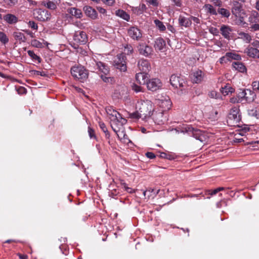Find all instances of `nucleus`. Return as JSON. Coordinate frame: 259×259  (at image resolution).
<instances>
[{"label": "nucleus", "mask_w": 259, "mask_h": 259, "mask_svg": "<svg viewBox=\"0 0 259 259\" xmlns=\"http://www.w3.org/2000/svg\"><path fill=\"white\" fill-rule=\"evenodd\" d=\"M87 35L83 31H76L73 35V40L79 44H84L87 41Z\"/></svg>", "instance_id": "nucleus-14"}, {"label": "nucleus", "mask_w": 259, "mask_h": 259, "mask_svg": "<svg viewBox=\"0 0 259 259\" xmlns=\"http://www.w3.org/2000/svg\"><path fill=\"white\" fill-rule=\"evenodd\" d=\"M148 74L145 72H140L136 75V79L137 83L140 84H146L148 81Z\"/></svg>", "instance_id": "nucleus-19"}, {"label": "nucleus", "mask_w": 259, "mask_h": 259, "mask_svg": "<svg viewBox=\"0 0 259 259\" xmlns=\"http://www.w3.org/2000/svg\"><path fill=\"white\" fill-rule=\"evenodd\" d=\"M99 126H100V128L102 130V131L105 133V137L107 139H109L110 135V134L107 130V128L106 126L105 125V123L102 122V121H98Z\"/></svg>", "instance_id": "nucleus-36"}, {"label": "nucleus", "mask_w": 259, "mask_h": 259, "mask_svg": "<svg viewBox=\"0 0 259 259\" xmlns=\"http://www.w3.org/2000/svg\"><path fill=\"white\" fill-rule=\"evenodd\" d=\"M18 2V0H7L8 5L10 6H14Z\"/></svg>", "instance_id": "nucleus-57"}, {"label": "nucleus", "mask_w": 259, "mask_h": 259, "mask_svg": "<svg viewBox=\"0 0 259 259\" xmlns=\"http://www.w3.org/2000/svg\"><path fill=\"white\" fill-rule=\"evenodd\" d=\"M34 17L40 21L48 20L50 18V14L47 10L41 9H36L33 11Z\"/></svg>", "instance_id": "nucleus-10"}, {"label": "nucleus", "mask_w": 259, "mask_h": 259, "mask_svg": "<svg viewBox=\"0 0 259 259\" xmlns=\"http://www.w3.org/2000/svg\"><path fill=\"white\" fill-rule=\"evenodd\" d=\"M213 4L216 6L220 7L222 5V3L221 0H212Z\"/></svg>", "instance_id": "nucleus-58"}, {"label": "nucleus", "mask_w": 259, "mask_h": 259, "mask_svg": "<svg viewBox=\"0 0 259 259\" xmlns=\"http://www.w3.org/2000/svg\"><path fill=\"white\" fill-rule=\"evenodd\" d=\"M190 18L191 20V21L193 20L194 21V22H195L197 24H198L200 23V20L197 17L191 16Z\"/></svg>", "instance_id": "nucleus-60"}, {"label": "nucleus", "mask_w": 259, "mask_h": 259, "mask_svg": "<svg viewBox=\"0 0 259 259\" xmlns=\"http://www.w3.org/2000/svg\"><path fill=\"white\" fill-rule=\"evenodd\" d=\"M94 62H95L99 71L104 74L101 75V78L103 81L106 83H110L111 84L115 82L114 78L108 76V74L109 72L108 66L102 62H97L95 60Z\"/></svg>", "instance_id": "nucleus-3"}, {"label": "nucleus", "mask_w": 259, "mask_h": 259, "mask_svg": "<svg viewBox=\"0 0 259 259\" xmlns=\"http://www.w3.org/2000/svg\"><path fill=\"white\" fill-rule=\"evenodd\" d=\"M72 75L80 80L83 82L88 77V73L87 70L82 66H73L71 69Z\"/></svg>", "instance_id": "nucleus-4"}, {"label": "nucleus", "mask_w": 259, "mask_h": 259, "mask_svg": "<svg viewBox=\"0 0 259 259\" xmlns=\"http://www.w3.org/2000/svg\"><path fill=\"white\" fill-rule=\"evenodd\" d=\"M218 192H219V191H218L217 188L213 190H209L207 191V193H208V194H209L210 195H215Z\"/></svg>", "instance_id": "nucleus-56"}, {"label": "nucleus", "mask_w": 259, "mask_h": 259, "mask_svg": "<svg viewBox=\"0 0 259 259\" xmlns=\"http://www.w3.org/2000/svg\"><path fill=\"white\" fill-rule=\"evenodd\" d=\"M83 11L85 15L93 19H95L97 18V13L96 10L90 6H84L83 7Z\"/></svg>", "instance_id": "nucleus-20"}, {"label": "nucleus", "mask_w": 259, "mask_h": 259, "mask_svg": "<svg viewBox=\"0 0 259 259\" xmlns=\"http://www.w3.org/2000/svg\"><path fill=\"white\" fill-rule=\"evenodd\" d=\"M148 5L152 6L153 7H157L159 3L158 0H145Z\"/></svg>", "instance_id": "nucleus-44"}, {"label": "nucleus", "mask_w": 259, "mask_h": 259, "mask_svg": "<svg viewBox=\"0 0 259 259\" xmlns=\"http://www.w3.org/2000/svg\"><path fill=\"white\" fill-rule=\"evenodd\" d=\"M2 19L9 24H14L18 21V18L14 15L11 14H7L3 16Z\"/></svg>", "instance_id": "nucleus-22"}, {"label": "nucleus", "mask_w": 259, "mask_h": 259, "mask_svg": "<svg viewBox=\"0 0 259 259\" xmlns=\"http://www.w3.org/2000/svg\"><path fill=\"white\" fill-rule=\"evenodd\" d=\"M209 31L211 33L215 34V35H217V33L219 32L218 29L216 28H213V27L209 29Z\"/></svg>", "instance_id": "nucleus-61"}, {"label": "nucleus", "mask_w": 259, "mask_h": 259, "mask_svg": "<svg viewBox=\"0 0 259 259\" xmlns=\"http://www.w3.org/2000/svg\"><path fill=\"white\" fill-rule=\"evenodd\" d=\"M97 9L101 13L104 14L106 12V10L101 7H97Z\"/></svg>", "instance_id": "nucleus-63"}, {"label": "nucleus", "mask_w": 259, "mask_h": 259, "mask_svg": "<svg viewBox=\"0 0 259 259\" xmlns=\"http://www.w3.org/2000/svg\"><path fill=\"white\" fill-rule=\"evenodd\" d=\"M67 12L76 18H80L82 16L81 10L75 8H70L67 9Z\"/></svg>", "instance_id": "nucleus-30"}, {"label": "nucleus", "mask_w": 259, "mask_h": 259, "mask_svg": "<svg viewBox=\"0 0 259 259\" xmlns=\"http://www.w3.org/2000/svg\"><path fill=\"white\" fill-rule=\"evenodd\" d=\"M0 41L3 44H6L9 41V38L3 32L0 31Z\"/></svg>", "instance_id": "nucleus-40"}, {"label": "nucleus", "mask_w": 259, "mask_h": 259, "mask_svg": "<svg viewBox=\"0 0 259 259\" xmlns=\"http://www.w3.org/2000/svg\"><path fill=\"white\" fill-rule=\"evenodd\" d=\"M238 38L241 39L245 43H250L252 40V36L248 33L244 32H238Z\"/></svg>", "instance_id": "nucleus-29"}, {"label": "nucleus", "mask_w": 259, "mask_h": 259, "mask_svg": "<svg viewBox=\"0 0 259 259\" xmlns=\"http://www.w3.org/2000/svg\"><path fill=\"white\" fill-rule=\"evenodd\" d=\"M230 61L228 57L227 56V53L224 56L222 57L220 59V63L221 64H223L224 63H227V62Z\"/></svg>", "instance_id": "nucleus-49"}, {"label": "nucleus", "mask_w": 259, "mask_h": 259, "mask_svg": "<svg viewBox=\"0 0 259 259\" xmlns=\"http://www.w3.org/2000/svg\"><path fill=\"white\" fill-rule=\"evenodd\" d=\"M165 41L161 37L157 38L155 41L154 47L156 50L163 52L165 48Z\"/></svg>", "instance_id": "nucleus-23"}, {"label": "nucleus", "mask_w": 259, "mask_h": 259, "mask_svg": "<svg viewBox=\"0 0 259 259\" xmlns=\"http://www.w3.org/2000/svg\"><path fill=\"white\" fill-rule=\"evenodd\" d=\"M253 90L259 92V81H254L252 83Z\"/></svg>", "instance_id": "nucleus-48"}, {"label": "nucleus", "mask_w": 259, "mask_h": 259, "mask_svg": "<svg viewBox=\"0 0 259 259\" xmlns=\"http://www.w3.org/2000/svg\"><path fill=\"white\" fill-rule=\"evenodd\" d=\"M88 133H89L90 138H91V139L92 138H94V139L96 138V137L95 134L94 130L90 126H89V127H88Z\"/></svg>", "instance_id": "nucleus-47"}, {"label": "nucleus", "mask_w": 259, "mask_h": 259, "mask_svg": "<svg viewBox=\"0 0 259 259\" xmlns=\"http://www.w3.org/2000/svg\"><path fill=\"white\" fill-rule=\"evenodd\" d=\"M146 85L148 90L152 92L156 91L162 87V83L158 78L149 79Z\"/></svg>", "instance_id": "nucleus-11"}, {"label": "nucleus", "mask_w": 259, "mask_h": 259, "mask_svg": "<svg viewBox=\"0 0 259 259\" xmlns=\"http://www.w3.org/2000/svg\"><path fill=\"white\" fill-rule=\"evenodd\" d=\"M126 57L123 54H120L116 56L113 61V65L121 71L126 70Z\"/></svg>", "instance_id": "nucleus-8"}, {"label": "nucleus", "mask_w": 259, "mask_h": 259, "mask_svg": "<svg viewBox=\"0 0 259 259\" xmlns=\"http://www.w3.org/2000/svg\"><path fill=\"white\" fill-rule=\"evenodd\" d=\"M203 8L204 9L205 11L207 13H209L211 15H217L216 10L210 4H205Z\"/></svg>", "instance_id": "nucleus-34"}, {"label": "nucleus", "mask_w": 259, "mask_h": 259, "mask_svg": "<svg viewBox=\"0 0 259 259\" xmlns=\"http://www.w3.org/2000/svg\"><path fill=\"white\" fill-rule=\"evenodd\" d=\"M153 119L155 123H157L158 124H161L166 120V118L164 117L163 112H159L154 114Z\"/></svg>", "instance_id": "nucleus-25"}, {"label": "nucleus", "mask_w": 259, "mask_h": 259, "mask_svg": "<svg viewBox=\"0 0 259 259\" xmlns=\"http://www.w3.org/2000/svg\"><path fill=\"white\" fill-rule=\"evenodd\" d=\"M230 101L232 103H240L241 102V100H239L237 96L236 97H232L230 98Z\"/></svg>", "instance_id": "nucleus-53"}, {"label": "nucleus", "mask_w": 259, "mask_h": 259, "mask_svg": "<svg viewBox=\"0 0 259 259\" xmlns=\"http://www.w3.org/2000/svg\"><path fill=\"white\" fill-rule=\"evenodd\" d=\"M244 53L249 57L254 59L259 58V50L256 48L248 46L245 49Z\"/></svg>", "instance_id": "nucleus-18"}, {"label": "nucleus", "mask_w": 259, "mask_h": 259, "mask_svg": "<svg viewBox=\"0 0 259 259\" xmlns=\"http://www.w3.org/2000/svg\"><path fill=\"white\" fill-rule=\"evenodd\" d=\"M184 129L185 131H183V132L187 133L189 135L193 136L196 139L201 142L203 141L204 136L201 131L198 129H195L194 127L190 125H186L184 127Z\"/></svg>", "instance_id": "nucleus-9"}, {"label": "nucleus", "mask_w": 259, "mask_h": 259, "mask_svg": "<svg viewBox=\"0 0 259 259\" xmlns=\"http://www.w3.org/2000/svg\"><path fill=\"white\" fill-rule=\"evenodd\" d=\"M45 6H46L47 8L51 10H55L57 8V6L56 4L53 2L49 1L46 4H45Z\"/></svg>", "instance_id": "nucleus-42"}, {"label": "nucleus", "mask_w": 259, "mask_h": 259, "mask_svg": "<svg viewBox=\"0 0 259 259\" xmlns=\"http://www.w3.org/2000/svg\"><path fill=\"white\" fill-rule=\"evenodd\" d=\"M158 104L164 110H168L170 108L171 103L168 97L165 98L164 100H159Z\"/></svg>", "instance_id": "nucleus-24"}, {"label": "nucleus", "mask_w": 259, "mask_h": 259, "mask_svg": "<svg viewBox=\"0 0 259 259\" xmlns=\"http://www.w3.org/2000/svg\"><path fill=\"white\" fill-rule=\"evenodd\" d=\"M174 5L178 7H181L183 5L182 0H172Z\"/></svg>", "instance_id": "nucleus-52"}, {"label": "nucleus", "mask_w": 259, "mask_h": 259, "mask_svg": "<svg viewBox=\"0 0 259 259\" xmlns=\"http://www.w3.org/2000/svg\"><path fill=\"white\" fill-rule=\"evenodd\" d=\"M218 13L226 18H228L230 15L229 11L225 8L219 9Z\"/></svg>", "instance_id": "nucleus-39"}, {"label": "nucleus", "mask_w": 259, "mask_h": 259, "mask_svg": "<svg viewBox=\"0 0 259 259\" xmlns=\"http://www.w3.org/2000/svg\"><path fill=\"white\" fill-rule=\"evenodd\" d=\"M102 1L105 4L108 6H112L115 3L114 0H102Z\"/></svg>", "instance_id": "nucleus-54"}, {"label": "nucleus", "mask_w": 259, "mask_h": 259, "mask_svg": "<svg viewBox=\"0 0 259 259\" xmlns=\"http://www.w3.org/2000/svg\"><path fill=\"white\" fill-rule=\"evenodd\" d=\"M146 156L149 159H153L155 157V154L150 152H148L146 153Z\"/></svg>", "instance_id": "nucleus-55"}, {"label": "nucleus", "mask_w": 259, "mask_h": 259, "mask_svg": "<svg viewBox=\"0 0 259 259\" xmlns=\"http://www.w3.org/2000/svg\"><path fill=\"white\" fill-rule=\"evenodd\" d=\"M251 45L255 47H258L259 48V41L258 40H255L253 42L251 43Z\"/></svg>", "instance_id": "nucleus-62"}, {"label": "nucleus", "mask_w": 259, "mask_h": 259, "mask_svg": "<svg viewBox=\"0 0 259 259\" xmlns=\"http://www.w3.org/2000/svg\"><path fill=\"white\" fill-rule=\"evenodd\" d=\"M154 23L156 26L159 28V29L161 31H163L165 29V27L163 25V23L158 19H156L154 20Z\"/></svg>", "instance_id": "nucleus-41"}, {"label": "nucleus", "mask_w": 259, "mask_h": 259, "mask_svg": "<svg viewBox=\"0 0 259 259\" xmlns=\"http://www.w3.org/2000/svg\"><path fill=\"white\" fill-rule=\"evenodd\" d=\"M208 96L211 98L219 99L220 95L216 91H211L209 93Z\"/></svg>", "instance_id": "nucleus-43"}, {"label": "nucleus", "mask_w": 259, "mask_h": 259, "mask_svg": "<svg viewBox=\"0 0 259 259\" xmlns=\"http://www.w3.org/2000/svg\"><path fill=\"white\" fill-rule=\"evenodd\" d=\"M227 56L228 57L229 61L231 59L239 61L241 59V57L240 55L233 52L227 53Z\"/></svg>", "instance_id": "nucleus-37"}, {"label": "nucleus", "mask_w": 259, "mask_h": 259, "mask_svg": "<svg viewBox=\"0 0 259 259\" xmlns=\"http://www.w3.org/2000/svg\"><path fill=\"white\" fill-rule=\"evenodd\" d=\"M237 96L239 100H241V102L243 100L250 102L254 100L255 94L249 89H240Z\"/></svg>", "instance_id": "nucleus-7"}, {"label": "nucleus", "mask_w": 259, "mask_h": 259, "mask_svg": "<svg viewBox=\"0 0 259 259\" xmlns=\"http://www.w3.org/2000/svg\"><path fill=\"white\" fill-rule=\"evenodd\" d=\"M160 156L161 158H166L168 159H173V157H172V156L171 155H170L169 154L168 155L166 153H164V152L161 153Z\"/></svg>", "instance_id": "nucleus-51"}, {"label": "nucleus", "mask_w": 259, "mask_h": 259, "mask_svg": "<svg viewBox=\"0 0 259 259\" xmlns=\"http://www.w3.org/2000/svg\"><path fill=\"white\" fill-rule=\"evenodd\" d=\"M179 23L181 26L188 27L192 24L191 20L190 18H186L182 16H180L178 19Z\"/></svg>", "instance_id": "nucleus-26"}, {"label": "nucleus", "mask_w": 259, "mask_h": 259, "mask_svg": "<svg viewBox=\"0 0 259 259\" xmlns=\"http://www.w3.org/2000/svg\"><path fill=\"white\" fill-rule=\"evenodd\" d=\"M127 89L123 85H117L114 93V96L117 98H121L126 93Z\"/></svg>", "instance_id": "nucleus-21"}, {"label": "nucleus", "mask_w": 259, "mask_h": 259, "mask_svg": "<svg viewBox=\"0 0 259 259\" xmlns=\"http://www.w3.org/2000/svg\"><path fill=\"white\" fill-rule=\"evenodd\" d=\"M28 24V26L29 27H30L31 29H33L34 30H37V29H38L37 25L35 23L34 21H29Z\"/></svg>", "instance_id": "nucleus-46"}, {"label": "nucleus", "mask_w": 259, "mask_h": 259, "mask_svg": "<svg viewBox=\"0 0 259 259\" xmlns=\"http://www.w3.org/2000/svg\"><path fill=\"white\" fill-rule=\"evenodd\" d=\"M170 82L172 87L180 90V94L186 93V91H184L186 87V83L183 77L172 75L170 78Z\"/></svg>", "instance_id": "nucleus-6"}, {"label": "nucleus", "mask_w": 259, "mask_h": 259, "mask_svg": "<svg viewBox=\"0 0 259 259\" xmlns=\"http://www.w3.org/2000/svg\"><path fill=\"white\" fill-rule=\"evenodd\" d=\"M18 92L19 94L26 93V90L24 87H21L19 88V89H18Z\"/></svg>", "instance_id": "nucleus-59"}, {"label": "nucleus", "mask_w": 259, "mask_h": 259, "mask_svg": "<svg viewBox=\"0 0 259 259\" xmlns=\"http://www.w3.org/2000/svg\"><path fill=\"white\" fill-rule=\"evenodd\" d=\"M19 256L20 259H27L28 258V256L26 255H24V254H20L19 255Z\"/></svg>", "instance_id": "nucleus-64"}, {"label": "nucleus", "mask_w": 259, "mask_h": 259, "mask_svg": "<svg viewBox=\"0 0 259 259\" xmlns=\"http://www.w3.org/2000/svg\"><path fill=\"white\" fill-rule=\"evenodd\" d=\"M128 36L133 39L140 40L142 37L141 30L137 27H131L127 31Z\"/></svg>", "instance_id": "nucleus-12"}, {"label": "nucleus", "mask_w": 259, "mask_h": 259, "mask_svg": "<svg viewBox=\"0 0 259 259\" xmlns=\"http://www.w3.org/2000/svg\"><path fill=\"white\" fill-rule=\"evenodd\" d=\"M221 91L224 96H226L234 92V90L230 85H226L224 87H222Z\"/></svg>", "instance_id": "nucleus-35"}, {"label": "nucleus", "mask_w": 259, "mask_h": 259, "mask_svg": "<svg viewBox=\"0 0 259 259\" xmlns=\"http://www.w3.org/2000/svg\"><path fill=\"white\" fill-rule=\"evenodd\" d=\"M132 89L136 93L143 92L142 88L136 84L133 85Z\"/></svg>", "instance_id": "nucleus-45"}, {"label": "nucleus", "mask_w": 259, "mask_h": 259, "mask_svg": "<svg viewBox=\"0 0 259 259\" xmlns=\"http://www.w3.org/2000/svg\"><path fill=\"white\" fill-rule=\"evenodd\" d=\"M116 15L127 21H128L130 19V15L122 10H118L116 11Z\"/></svg>", "instance_id": "nucleus-32"}, {"label": "nucleus", "mask_w": 259, "mask_h": 259, "mask_svg": "<svg viewBox=\"0 0 259 259\" xmlns=\"http://www.w3.org/2000/svg\"><path fill=\"white\" fill-rule=\"evenodd\" d=\"M106 112L108 115L111 121L112 122L111 127L112 130L117 134V136L119 138V136L117 134V133L119 132V130L114 127L113 124L114 123L116 124L122 125L126 123V120L125 118L122 117L119 112L111 107H109L106 109Z\"/></svg>", "instance_id": "nucleus-2"}, {"label": "nucleus", "mask_w": 259, "mask_h": 259, "mask_svg": "<svg viewBox=\"0 0 259 259\" xmlns=\"http://www.w3.org/2000/svg\"><path fill=\"white\" fill-rule=\"evenodd\" d=\"M28 55L33 60L37 61L38 63L40 62V58L36 55L33 51L29 50L27 51Z\"/></svg>", "instance_id": "nucleus-38"}, {"label": "nucleus", "mask_w": 259, "mask_h": 259, "mask_svg": "<svg viewBox=\"0 0 259 259\" xmlns=\"http://www.w3.org/2000/svg\"><path fill=\"white\" fill-rule=\"evenodd\" d=\"M204 73L200 70H197L193 72L191 75V79L195 83H201L204 78Z\"/></svg>", "instance_id": "nucleus-15"}, {"label": "nucleus", "mask_w": 259, "mask_h": 259, "mask_svg": "<svg viewBox=\"0 0 259 259\" xmlns=\"http://www.w3.org/2000/svg\"><path fill=\"white\" fill-rule=\"evenodd\" d=\"M13 36L14 37V38L17 40H19L20 41L22 42H25L26 38L24 34L19 31H16L14 32L13 33Z\"/></svg>", "instance_id": "nucleus-33"}, {"label": "nucleus", "mask_w": 259, "mask_h": 259, "mask_svg": "<svg viewBox=\"0 0 259 259\" xmlns=\"http://www.w3.org/2000/svg\"><path fill=\"white\" fill-rule=\"evenodd\" d=\"M49 44L48 42L45 41L44 40L42 42H41L36 39H33L31 41V45L32 46L37 48H42L44 47L45 46H48Z\"/></svg>", "instance_id": "nucleus-31"}, {"label": "nucleus", "mask_w": 259, "mask_h": 259, "mask_svg": "<svg viewBox=\"0 0 259 259\" xmlns=\"http://www.w3.org/2000/svg\"><path fill=\"white\" fill-rule=\"evenodd\" d=\"M139 53L145 57H149L153 54V49L151 47L145 44H140L138 47Z\"/></svg>", "instance_id": "nucleus-13"}, {"label": "nucleus", "mask_w": 259, "mask_h": 259, "mask_svg": "<svg viewBox=\"0 0 259 259\" xmlns=\"http://www.w3.org/2000/svg\"><path fill=\"white\" fill-rule=\"evenodd\" d=\"M233 31L232 28L228 25H222L220 28V32L223 37L227 39H230Z\"/></svg>", "instance_id": "nucleus-17"}, {"label": "nucleus", "mask_w": 259, "mask_h": 259, "mask_svg": "<svg viewBox=\"0 0 259 259\" xmlns=\"http://www.w3.org/2000/svg\"><path fill=\"white\" fill-rule=\"evenodd\" d=\"M239 109L236 107H233L229 114L227 123L230 126H237L241 120Z\"/></svg>", "instance_id": "nucleus-5"}, {"label": "nucleus", "mask_w": 259, "mask_h": 259, "mask_svg": "<svg viewBox=\"0 0 259 259\" xmlns=\"http://www.w3.org/2000/svg\"><path fill=\"white\" fill-rule=\"evenodd\" d=\"M138 66L139 70L145 73L149 71L151 69V66L149 61L144 59L139 60L138 62Z\"/></svg>", "instance_id": "nucleus-16"}, {"label": "nucleus", "mask_w": 259, "mask_h": 259, "mask_svg": "<svg viewBox=\"0 0 259 259\" xmlns=\"http://www.w3.org/2000/svg\"><path fill=\"white\" fill-rule=\"evenodd\" d=\"M251 31H255L259 30V24L257 23L254 24L250 27Z\"/></svg>", "instance_id": "nucleus-50"}, {"label": "nucleus", "mask_w": 259, "mask_h": 259, "mask_svg": "<svg viewBox=\"0 0 259 259\" xmlns=\"http://www.w3.org/2000/svg\"><path fill=\"white\" fill-rule=\"evenodd\" d=\"M232 66L235 70L241 73L245 72L247 70L244 64L241 62L236 61L233 62Z\"/></svg>", "instance_id": "nucleus-27"}, {"label": "nucleus", "mask_w": 259, "mask_h": 259, "mask_svg": "<svg viewBox=\"0 0 259 259\" xmlns=\"http://www.w3.org/2000/svg\"><path fill=\"white\" fill-rule=\"evenodd\" d=\"M242 10V5L237 1L233 2V7L232 8V13L235 16L239 14Z\"/></svg>", "instance_id": "nucleus-28"}, {"label": "nucleus", "mask_w": 259, "mask_h": 259, "mask_svg": "<svg viewBox=\"0 0 259 259\" xmlns=\"http://www.w3.org/2000/svg\"><path fill=\"white\" fill-rule=\"evenodd\" d=\"M137 112L134 114L135 117L143 119L149 118L153 114L152 103L148 100H140L136 104Z\"/></svg>", "instance_id": "nucleus-1"}]
</instances>
